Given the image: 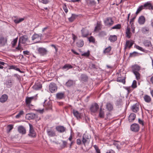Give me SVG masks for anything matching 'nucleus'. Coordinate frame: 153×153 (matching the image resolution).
<instances>
[{
    "mask_svg": "<svg viewBox=\"0 0 153 153\" xmlns=\"http://www.w3.org/2000/svg\"><path fill=\"white\" fill-rule=\"evenodd\" d=\"M143 9L153 10V4L151 1H147L143 5H141L137 8V10H143Z\"/></svg>",
    "mask_w": 153,
    "mask_h": 153,
    "instance_id": "1",
    "label": "nucleus"
},
{
    "mask_svg": "<svg viewBox=\"0 0 153 153\" xmlns=\"http://www.w3.org/2000/svg\"><path fill=\"white\" fill-rule=\"evenodd\" d=\"M50 91L52 93L56 92L57 89V87L54 83H51L49 86Z\"/></svg>",
    "mask_w": 153,
    "mask_h": 153,
    "instance_id": "2",
    "label": "nucleus"
},
{
    "mask_svg": "<svg viewBox=\"0 0 153 153\" xmlns=\"http://www.w3.org/2000/svg\"><path fill=\"white\" fill-rule=\"evenodd\" d=\"M90 137L85 134H84L82 136V143L85 146V144L89 143L90 141Z\"/></svg>",
    "mask_w": 153,
    "mask_h": 153,
    "instance_id": "3",
    "label": "nucleus"
},
{
    "mask_svg": "<svg viewBox=\"0 0 153 153\" xmlns=\"http://www.w3.org/2000/svg\"><path fill=\"white\" fill-rule=\"evenodd\" d=\"M105 25L107 26H111L112 25L114 22L111 17H108L104 21Z\"/></svg>",
    "mask_w": 153,
    "mask_h": 153,
    "instance_id": "4",
    "label": "nucleus"
},
{
    "mask_svg": "<svg viewBox=\"0 0 153 153\" xmlns=\"http://www.w3.org/2000/svg\"><path fill=\"white\" fill-rule=\"evenodd\" d=\"M99 108V106L97 103H94L92 104L90 108L91 111L93 113H95L97 112Z\"/></svg>",
    "mask_w": 153,
    "mask_h": 153,
    "instance_id": "5",
    "label": "nucleus"
},
{
    "mask_svg": "<svg viewBox=\"0 0 153 153\" xmlns=\"http://www.w3.org/2000/svg\"><path fill=\"white\" fill-rule=\"evenodd\" d=\"M131 131L134 132H137L140 129V126L139 125L136 123H134L131 126Z\"/></svg>",
    "mask_w": 153,
    "mask_h": 153,
    "instance_id": "6",
    "label": "nucleus"
},
{
    "mask_svg": "<svg viewBox=\"0 0 153 153\" xmlns=\"http://www.w3.org/2000/svg\"><path fill=\"white\" fill-rule=\"evenodd\" d=\"M7 38L4 37L2 34H0V45L4 46L7 43Z\"/></svg>",
    "mask_w": 153,
    "mask_h": 153,
    "instance_id": "7",
    "label": "nucleus"
},
{
    "mask_svg": "<svg viewBox=\"0 0 153 153\" xmlns=\"http://www.w3.org/2000/svg\"><path fill=\"white\" fill-rule=\"evenodd\" d=\"M37 51L39 54L41 56H44L47 54L48 50L43 48H38Z\"/></svg>",
    "mask_w": 153,
    "mask_h": 153,
    "instance_id": "8",
    "label": "nucleus"
},
{
    "mask_svg": "<svg viewBox=\"0 0 153 153\" xmlns=\"http://www.w3.org/2000/svg\"><path fill=\"white\" fill-rule=\"evenodd\" d=\"M47 132L48 136L50 137H54L56 136L55 131L51 128L48 129L47 130Z\"/></svg>",
    "mask_w": 153,
    "mask_h": 153,
    "instance_id": "9",
    "label": "nucleus"
},
{
    "mask_svg": "<svg viewBox=\"0 0 153 153\" xmlns=\"http://www.w3.org/2000/svg\"><path fill=\"white\" fill-rule=\"evenodd\" d=\"M28 38L27 35H24L21 36L19 39V43L25 44L27 41Z\"/></svg>",
    "mask_w": 153,
    "mask_h": 153,
    "instance_id": "10",
    "label": "nucleus"
},
{
    "mask_svg": "<svg viewBox=\"0 0 153 153\" xmlns=\"http://www.w3.org/2000/svg\"><path fill=\"white\" fill-rule=\"evenodd\" d=\"M47 100H45L44 102L43 106L47 110H51L52 109L51 102V101H48L46 102Z\"/></svg>",
    "mask_w": 153,
    "mask_h": 153,
    "instance_id": "11",
    "label": "nucleus"
},
{
    "mask_svg": "<svg viewBox=\"0 0 153 153\" xmlns=\"http://www.w3.org/2000/svg\"><path fill=\"white\" fill-rule=\"evenodd\" d=\"M30 127L29 133V135L32 137H35L36 136V133L33 128V126L31 124L29 123Z\"/></svg>",
    "mask_w": 153,
    "mask_h": 153,
    "instance_id": "12",
    "label": "nucleus"
},
{
    "mask_svg": "<svg viewBox=\"0 0 153 153\" xmlns=\"http://www.w3.org/2000/svg\"><path fill=\"white\" fill-rule=\"evenodd\" d=\"M131 68L132 72L133 73H134L138 72L140 70L141 67L140 66L135 64L132 65L131 67Z\"/></svg>",
    "mask_w": 153,
    "mask_h": 153,
    "instance_id": "13",
    "label": "nucleus"
},
{
    "mask_svg": "<svg viewBox=\"0 0 153 153\" xmlns=\"http://www.w3.org/2000/svg\"><path fill=\"white\" fill-rule=\"evenodd\" d=\"M65 97V93L64 92L57 93L56 94V98L57 99L61 100Z\"/></svg>",
    "mask_w": 153,
    "mask_h": 153,
    "instance_id": "14",
    "label": "nucleus"
},
{
    "mask_svg": "<svg viewBox=\"0 0 153 153\" xmlns=\"http://www.w3.org/2000/svg\"><path fill=\"white\" fill-rule=\"evenodd\" d=\"M134 43V42L132 40H127L125 45L124 49L126 50L127 47L130 48L132 46Z\"/></svg>",
    "mask_w": 153,
    "mask_h": 153,
    "instance_id": "15",
    "label": "nucleus"
},
{
    "mask_svg": "<svg viewBox=\"0 0 153 153\" xmlns=\"http://www.w3.org/2000/svg\"><path fill=\"white\" fill-rule=\"evenodd\" d=\"M72 112L74 115L77 119H79L81 118V113H79L78 111L74 109L73 110Z\"/></svg>",
    "mask_w": 153,
    "mask_h": 153,
    "instance_id": "16",
    "label": "nucleus"
},
{
    "mask_svg": "<svg viewBox=\"0 0 153 153\" xmlns=\"http://www.w3.org/2000/svg\"><path fill=\"white\" fill-rule=\"evenodd\" d=\"M56 130L59 133H63L66 130V128L63 126H57L56 128Z\"/></svg>",
    "mask_w": 153,
    "mask_h": 153,
    "instance_id": "17",
    "label": "nucleus"
},
{
    "mask_svg": "<svg viewBox=\"0 0 153 153\" xmlns=\"http://www.w3.org/2000/svg\"><path fill=\"white\" fill-rule=\"evenodd\" d=\"M138 22L140 25L144 24L146 22V19L144 16H140L138 18Z\"/></svg>",
    "mask_w": 153,
    "mask_h": 153,
    "instance_id": "18",
    "label": "nucleus"
},
{
    "mask_svg": "<svg viewBox=\"0 0 153 153\" xmlns=\"http://www.w3.org/2000/svg\"><path fill=\"white\" fill-rule=\"evenodd\" d=\"M82 36L83 37H86L89 35V32L85 28H83L81 30Z\"/></svg>",
    "mask_w": 153,
    "mask_h": 153,
    "instance_id": "19",
    "label": "nucleus"
},
{
    "mask_svg": "<svg viewBox=\"0 0 153 153\" xmlns=\"http://www.w3.org/2000/svg\"><path fill=\"white\" fill-rule=\"evenodd\" d=\"M141 32L143 34H148L149 32V29L148 27L144 26L141 29Z\"/></svg>",
    "mask_w": 153,
    "mask_h": 153,
    "instance_id": "20",
    "label": "nucleus"
},
{
    "mask_svg": "<svg viewBox=\"0 0 153 153\" xmlns=\"http://www.w3.org/2000/svg\"><path fill=\"white\" fill-rule=\"evenodd\" d=\"M131 109L134 112H137L139 109V105L138 103H136L132 106Z\"/></svg>",
    "mask_w": 153,
    "mask_h": 153,
    "instance_id": "21",
    "label": "nucleus"
},
{
    "mask_svg": "<svg viewBox=\"0 0 153 153\" xmlns=\"http://www.w3.org/2000/svg\"><path fill=\"white\" fill-rule=\"evenodd\" d=\"M18 130L19 133L22 134H25L26 133V130L23 126H20L18 128Z\"/></svg>",
    "mask_w": 153,
    "mask_h": 153,
    "instance_id": "22",
    "label": "nucleus"
},
{
    "mask_svg": "<svg viewBox=\"0 0 153 153\" xmlns=\"http://www.w3.org/2000/svg\"><path fill=\"white\" fill-rule=\"evenodd\" d=\"M42 87V84L39 82H37L35 83L33 86V88L34 90H37L40 89Z\"/></svg>",
    "mask_w": 153,
    "mask_h": 153,
    "instance_id": "23",
    "label": "nucleus"
},
{
    "mask_svg": "<svg viewBox=\"0 0 153 153\" xmlns=\"http://www.w3.org/2000/svg\"><path fill=\"white\" fill-rule=\"evenodd\" d=\"M136 114L134 113H131L128 117V121L129 122H132L135 120L136 118Z\"/></svg>",
    "mask_w": 153,
    "mask_h": 153,
    "instance_id": "24",
    "label": "nucleus"
},
{
    "mask_svg": "<svg viewBox=\"0 0 153 153\" xmlns=\"http://www.w3.org/2000/svg\"><path fill=\"white\" fill-rule=\"evenodd\" d=\"M75 82L71 80H69L65 84L66 86L67 87H70L75 84Z\"/></svg>",
    "mask_w": 153,
    "mask_h": 153,
    "instance_id": "25",
    "label": "nucleus"
},
{
    "mask_svg": "<svg viewBox=\"0 0 153 153\" xmlns=\"http://www.w3.org/2000/svg\"><path fill=\"white\" fill-rule=\"evenodd\" d=\"M7 99L8 96L7 95H3L0 98V102L1 103H4L7 100Z\"/></svg>",
    "mask_w": 153,
    "mask_h": 153,
    "instance_id": "26",
    "label": "nucleus"
},
{
    "mask_svg": "<svg viewBox=\"0 0 153 153\" xmlns=\"http://www.w3.org/2000/svg\"><path fill=\"white\" fill-rule=\"evenodd\" d=\"M143 43L146 47H150L152 46L151 41L149 40H144L143 42Z\"/></svg>",
    "mask_w": 153,
    "mask_h": 153,
    "instance_id": "27",
    "label": "nucleus"
},
{
    "mask_svg": "<svg viewBox=\"0 0 153 153\" xmlns=\"http://www.w3.org/2000/svg\"><path fill=\"white\" fill-rule=\"evenodd\" d=\"M120 142L118 141L114 140L113 141V145L116 147L119 150L121 149V147L120 144Z\"/></svg>",
    "mask_w": 153,
    "mask_h": 153,
    "instance_id": "28",
    "label": "nucleus"
},
{
    "mask_svg": "<svg viewBox=\"0 0 153 153\" xmlns=\"http://www.w3.org/2000/svg\"><path fill=\"white\" fill-rule=\"evenodd\" d=\"M78 15L75 14H72L71 16L68 18V19L69 21L70 22H73L74 20L78 17Z\"/></svg>",
    "mask_w": 153,
    "mask_h": 153,
    "instance_id": "29",
    "label": "nucleus"
},
{
    "mask_svg": "<svg viewBox=\"0 0 153 153\" xmlns=\"http://www.w3.org/2000/svg\"><path fill=\"white\" fill-rule=\"evenodd\" d=\"M143 98L145 101L147 103H150L151 101V98L149 95H145Z\"/></svg>",
    "mask_w": 153,
    "mask_h": 153,
    "instance_id": "30",
    "label": "nucleus"
},
{
    "mask_svg": "<svg viewBox=\"0 0 153 153\" xmlns=\"http://www.w3.org/2000/svg\"><path fill=\"white\" fill-rule=\"evenodd\" d=\"M84 44V42L82 39H80L76 43V46L79 47L81 48L82 47Z\"/></svg>",
    "mask_w": 153,
    "mask_h": 153,
    "instance_id": "31",
    "label": "nucleus"
},
{
    "mask_svg": "<svg viewBox=\"0 0 153 153\" xmlns=\"http://www.w3.org/2000/svg\"><path fill=\"white\" fill-rule=\"evenodd\" d=\"M125 77H119L117 78V81L118 82H122L123 84H125Z\"/></svg>",
    "mask_w": 153,
    "mask_h": 153,
    "instance_id": "32",
    "label": "nucleus"
},
{
    "mask_svg": "<svg viewBox=\"0 0 153 153\" xmlns=\"http://www.w3.org/2000/svg\"><path fill=\"white\" fill-rule=\"evenodd\" d=\"M73 67L70 64H65L62 68L63 69H65L66 70H68L69 69L72 68Z\"/></svg>",
    "mask_w": 153,
    "mask_h": 153,
    "instance_id": "33",
    "label": "nucleus"
},
{
    "mask_svg": "<svg viewBox=\"0 0 153 153\" xmlns=\"http://www.w3.org/2000/svg\"><path fill=\"white\" fill-rule=\"evenodd\" d=\"M117 36L116 35H111L109 37V40L111 42H115L117 40Z\"/></svg>",
    "mask_w": 153,
    "mask_h": 153,
    "instance_id": "34",
    "label": "nucleus"
},
{
    "mask_svg": "<svg viewBox=\"0 0 153 153\" xmlns=\"http://www.w3.org/2000/svg\"><path fill=\"white\" fill-rule=\"evenodd\" d=\"M106 108L109 111L112 110L113 109V106L112 104L109 102L107 103Z\"/></svg>",
    "mask_w": 153,
    "mask_h": 153,
    "instance_id": "35",
    "label": "nucleus"
},
{
    "mask_svg": "<svg viewBox=\"0 0 153 153\" xmlns=\"http://www.w3.org/2000/svg\"><path fill=\"white\" fill-rule=\"evenodd\" d=\"M136 48L137 49L140 51H143V52L145 53H147L148 52V51L146 50L145 49H143L142 47H140L137 45H136Z\"/></svg>",
    "mask_w": 153,
    "mask_h": 153,
    "instance_id": "36",
    "label": "nucleus"
},
{
    "mask_svg": "<svg viewBox=\"0 0 153 153\" xmlns=\"http://www.w3.org/2000/svg\"><path fill=\"white\" fill-rule=\"evenodd\" d=\"M34 97H27L26 99L25 102L27 104H30L32 100L33 99Z\"/></svg>",
    "mask_w": 153,
    "mask_h": 153,
    "instance_id": "37",
    "label": "nucleus"
},
{
    "mask_svg": "<svg viewBox=\"0 0 153 153\" xmlns=\"http://www.w3.org/2000/svg\"><path fill=\"white\" fill-rule=\"evenodd\" d=\"M9 69H13L15 70L16 71H18L21 73L22 72V71H21V70L19 68H17L16 66L15 65H12L9 66Z\"/></svg>",
    "mask_w": 153,
    "mask_h": 153,
    "instance_id": "38",
    "label": "nucleus"
},
{
    "mask_svg": "<svg viewBox=\"0 0 153 153\" xmlns=\"http://www.w3.org/2000/svg\"><path fill=\"white\" fill-rule=\"evenodd\" d=\"M111 46H109L108 48H106L103 51V53L104 54H105L106 53H108L111 51Z\"/></svg>",
    "mask_w": 153,
    "mask_h": 153,
    "instance_id": "39",
    "label": "nucleus"
},
{
    "mask_svg": "<svg viewBox=\"0 0 153 153\" xmlns=\"http://www.w3.org/2000/svg\"><path fill=\"white\" fill-rule=\"evenodd\" d=\"M87 2L88 5H94L96 4V2L93 0H88Z\"/></svg>",
    "mask_w": 153,
    "mask_h": 153,
    "instance_id": "40",
    "label": "nucleus"
},
{
    "mask_svg": "<svg viewBox=\"0 0 153 153\" xmlns=\"http://www.w3.org/2000/svg\"><path fill=\"white\" fill-rule=\"evenodd\" d=\"M104 116V111L102 110V108H101L100 109V112L99 114V117L101 118H103Z\"/></svg>",
    "mask_w": 153,
    "mask_h": 153,
    "instance_id": "41",
    "label": "nucleus"
},
{
    "mask_svg": "<svg viewBox=\"0 0 153 153\" xmlns=\"http://www.w3.org/2000/svg\"><path fill=\"white\" fill-rule=\"evenodd\" d=\"M81 79L82 81H85L88 79V77L85 74H82L80 76Z\"/></svg>",
    "mask_w": 153,
    "mask_h": 153,
    "instance_id": "42",
    "label": "nucleus"
},
{
    "mask_svg": "<svg viewBox=\"0 0 153 153\" xmlns=\"http://www.w3.org/2000/svg\"><path fill=\"white\" fill-rule=\"evenodd\" d=\"M6 85L7 87H11L12 85V82L10 80H8L6 82Z\"/></svg>",
    "mask_w": 153,
    "mask_h": 153,
    "instance_id": "43",
    "label": "nucleus"
},
{
    "mask_svg": "<svg viewBox=\"0 0 153 153\" xmlns=\"http://www.w3.org/2000/svg\"><path fill=\"white\" fill-rule=\"evenodd\" d=\"M106 35V32L102 31L100 32L98 34V36L100 37H104Z\"/></svg>",
    "mask_w": 153,
    "mask_h": 153,
    "instance_id": "44",
    "label": "nucleus"
},
{
    "mask_svg": "<svg viewBox=\"0 0 153 153\" xmlns=\"http://www.w3.org/2000/svg\"><path fill=\"white\" fill-rule=\"evenodd\" d=\"M13 127L12 125H9L7 126V132L9 133L10 131L13 128Z\"/></svg>",
    "mask_w": 153,
    "mask_h": 153,
    "instance_id": "45",
    "label": "nucleus"
},
{
    "mask_svg": "<svg viewBox=\"0 0 153 153\" xmlns=\"http://www.w3.org/2000/svg\"><path fill=\"white\" fill-rule=\"evenodd\" d=\"M24 114V112L23 111L21 110L19 112L18 114L16 116V118H19L21 115H23Z\"/></svg>",
    "mask_w": 153,
    "mask_h": 153,
    "instance_id": "46",
    "label": "nucleus"
},
{
    "mask_svg": "<svg viewBox=\"0 0 153 153\" xmlns=\"http://www.w3.org/2000/svg\"><path fill=\"white\" fill-rule=\"evenodd\" d=\"M121 27V25L120 24H118L115 25L111 28V29H120Z\"/></svg>",
    "mask_w": 153,
    "mask_h": 153,
    "instance_id": "47",
    "label": "nucleus"
},
{
    "mask_svg": "<svg viewBox=\"0 0 153 153\" xmlns=\"http://www.w3.org/2000/svg\"><path fill=\"white\" fill-rule=\"evenodd\" d=\"M138 53L137 52L135 51H134L133 52L130 53L129 57H135L137 55Z\"/></svg>",
    "mask_w": 153,
    "mask_h": 153,
    "instance_id": "48",
    "label": "nucleus"
},
{
    "mask_svg": "<svg viewBox=\"0 0 153 153\" xmlns=\"http://www.w3.org/2000/svg\"><path fill=\"white\" fill-rule=\"evenodd\" d=\"M134 74L135 75L136 79L137 80H138L140 79V75L139 72L134 73Z\"/></svg>",
    "mask_w": 153,
    "mask_h": 153,
    "instance_id": "49",
    "label": "nucleus"
},
{
    "mask_svg": "<svg viewBox=\"0 0 153 153\" xmlns=\"http://www.w3.org/2000/svg\"><path fill=\"white\" fill-rule=\"evenodd\" d=\"M18 39V37H17L16 38L14 39L13 41L12 42L11 44L13 47H14L15 45L16 44V43L17 42Z\"/></svg>",
    "mask_w": 153,
    "mask_h": 153,
    "instance_id": "50",
    "label": "nucleus"
},
{
    "mask_svg": "<svg viewBox=\"0 0 153 153\" xmlns=\"http://www.w3.org/2000/svg\"><path fill=\"white\" fill-rule=\"evenodd\" d=\"M124 88L127 90L128 94L131 92L133 90L130 87H125Z\"/></svg>",
    "mask_w": 153,
    "mask_h": 153,
    "instance_id": "51",
    "label": "nucleus"
},
{
    "mask_svg": "<svg viewBox=\"0 0 153 153\" xmlns=\"http://www.w3.org/2000/svg\"><path fill=\"white\" fill-rule=\"evenodd\" d=\"M88 40L90 42L94 43L95 42V39L93 37L91 36L88 38Z\"/></svg>",
    "mask_w": 153,
    "mask_h": 153,
    "instance_id": "52",
    "label": "nucleus"
},
{
    "mask_svg": "<svg viewBox=\"0 0 153 153\" xmlns=\"http://www.w3.org/2000/svg\"><path fill=\"white\" fill-rule=\"evenodd\" d=\"M97 153H100V149H99L98 147L96 145L93 146Z\"/></svg>",
    "mask_w": 153,
    "mask_h": 153,
    "instance_id": "53",
    "label": "nucleus"
},
{
    "mask_svg": "<svg viewBox=\"0 0 153 153\" xmlns=\"http://www.w3.org/2000/svg\"><path fill=\"white\" fill-rule=\"evenodd\" d=\"M131 87L133 88H135L137 87V82L136 80H134L133 81Z\"/></svg>",
    "mask_w": 153,
    "mask_h": 153,
    "instance_id": "54",
    "label": "nucleus"
},
{
    "mask_svg": "<svg viewBox=\"0 0 153 153\" xmlns=\"http://www.w3.org/2000/svg\"><path fill=\"white\" fill-rule=\"evenodd\" d=\"M24 19V18H21L18 19H15L14 20V22L16 23H18L23 21Z\"/></svg>",
    "mask_w": 153,
    "mask_h": 153,
    "instance_id": "55",
    "label": "nucleus"
},
{
    "mask_svg": "<svg viewBox=\"0 0 153 153\" xmlns=\"http://www.w3.org/2000/svg\"><path fill=\"white\" fill-rule=\"evenodd\" d=\"M39 1L44 4H46L49 2V0H39Z\"/></svg>",
    "mask_w": 153,
    "mask_h": 153,
    "instance_id": "56",
    "label": "nucleus"
},
{
    "mask_svg": "<svg viewBox=\"0 0 153 153\" xmlns=\"http://www.w3.org/2000/svg\"><path fill=\"white\" fill-rule=\"evenodd\" d=\"M39 36L37 34H34L32 37V40H34L36 39L39 38Z\"/></svg>",
    "mask_w": 153,
    "mask_h": 153,
    "instance_id": "57",
    "label": "nucleus"
},
{
    "mask_svg": "<svg viewBox=\"0 0 153 153\" xmlns=\"http://www.w3.org/2000/svg\"><path fill=\"white\" fill-rule=\"evenodd\" d=\"M62 148H64L66 147L67 145V142L65 141H62Z\"/></svg>",
    "mask_w": 153,
    "mask_h": 153,
    "instance_id": "58",
    "label": "nucleus"
},
{
    "mask_svg": "<svg viewBox=\"0 0 153 153\" xmlns=\"http://www.w3.org/2000/svg\"><path fill=\"white\" fill-rule=\"evenodd\" d=\"M138 122L142 126H144V122L143 121L140 120V118H139L138 119Z\"/></svg>",
    "mask_w": 153,
    "mask_h": 153,
    "instance_id": "59",
    "label": "nucleus"
},
{
    "mask_svg": "<svg viewBox=\"0 0 153 153\" xmlns=\"http://www.w3.org/2000/svg\"><path fill=\"white\" fill-rule=\"evenodd\" d=\"M76 143L77 144L80 145L81 144L82 142L80 139H78L76 140Z\"/></svg>",
    "mask_w": 153,
    "mask_h": 153,
    "instance_id": "60",
    "label": "nucleus"
},
{
    "mask_svg": "<svg viewBox=\"0 0 153 153\" xmlns=\"http://www.w3.org/2000/svg\"><path fill=\"white\" fill-rule=\"evenodd\" d=\"M100 25L98 23L97 24V25L95 27L94 29V31H96L97 30L99 29V28H100Z\"/></svg>",
    "mask_w": 153,
    "mask_h": 153,
    "instance_id": "61",
    "label": "nucleus"
},
{
    "mask_svg": "<svg viewBox=\"0 0 153 153\" xmlns=\"http://www.w3.org/2000/svg\"><path fill=\"white\" fill-rule=\"evenodd\" d=\"M90 66L91 68H96L95 65L94 64H91L90 65Z\"/></svg>",
    "mask_w": 153,
    "mask_h": 153,
    "instance_id": "62",
    "label": "nucleus"
},
{
    "mask_svg": "<svg viewBox=\"0 0 153 153\" xmlns=\"http://www.w3.org/2000/svg\"><path fill=\"white\" fill-rule=\"evenodd\" d=\"M72 37L73 40V42H74L77 38V37L74 34H72Z\"/></svg>",
    "mask_w": 153,
    "mask_h": 153,
    "instance_id": "63",
    "label": "nucleus"
},
{
    "mask_svg": "<svg viewBox=\"0 0 153 153\" xmlns=\"http://www.w3.org/2000/svg\"><path fill=\"white\" fill-rule=\"evenodd\" d=\"M106 153H115V152L112 149H110L108 150V151Z\"/></svg>",
    "mask_w": 153,
    "mask_h": 153,
    "instance_id": "64",
    "label": "nucleus"
}]
</instances>
